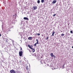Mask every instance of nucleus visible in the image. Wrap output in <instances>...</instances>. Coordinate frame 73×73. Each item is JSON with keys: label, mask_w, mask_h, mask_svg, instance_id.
<instances>
[{"label": "nucleus", "mask_w": 73, "mask_h": 73, "mask_svg": "<svg viewBox=\"0 0 73 73\" xmlns=\"http://www.w3.org/2000/svg\"><path fill=\"white\" fill-rule=\"evenodd\" d=\"M28 46L30 48V49H32V50H33V52H35V48H32L31 47V46L29 44H28Z\"/></svg>", "instance_id": "f257e3e1"}, {"label": "nucleus", "mask_w": 73, "mask_h": 73, "mask_svg": "<svg viewBox=\"0 0 73 73\" xmlns=\"http://www.w3.org/2000/svg\"><path fill=\"white\" fill-rule=\"evenodd\" d=\"M23 51H20L19 53V56H20V57L22 56H23Z\"/></svg>", "instance_id": "f03ea898"}, {"label": "nucleus", "mask_w": 73, "mask_h": 73, "mask_svg": "<svg viewBox=\"0 0 73 73\" xmlns=\"http://www.w3.org/2000/svg\"><path fill=\"white\" fill-rule=\"evenodd\" d=\"M36 41L37 42L34 44V46H36V45H37V44H39V43H38V41L37 39H36Z\"/></svg>", "instance_id": "7ed1b4c3"}, {"label": "nucleus", "mask_w": 73, "mask_h": 73, "mask_svg": "<svg viewBox=\"0 0 73 73\" xmlns=\"http://www.w3.org/2000/svg\"><path fill=\"white\" fill-rule=\"evenodd\" d=\"M33 8L34 10H36V9H37V7L36 6H35L33 7Z\"/></svg>", "instance_id": "20e7f679"}, {"label": "nucleus", "mask_w": 73, "mask_h": 73, "mask_svg": "<svg viewBox=\"0 0 73 73\" xmlns=\"http://www.w3.org/2000/svg\"><path fill=\"white\" fill-rule=\"evenodd\" d=\"M50 56H51L52 57H54V58H55V56L53 55V53H51L50 54Z\"/></svg>", "instance_id": "39448f33"}, {"label": "nucleus", "mask_w": 73, "mask_h": 73, "mask_svg": "<svg viewBox=\"0 0 73 73\" xmlns=\"http://www.w3.org/2000/svg\"><path fill=\"white\" fill-rule=\"evenodd\" d=\"M26 70H27L28 72H29V69L28 68V66H27L26 67Z\"/></svg>", "instance_id": "423d86ee"}, {"label": "nucleus", "mask_w": 73, "mask_h": 73, "mask_svg": "<svg viewBox=\"0 0 73 73\" xmlns=\"http://www.w3.org/2000/svg\"><path fill=\"white\" fill-rule=\"evenodd\" d=\"M56 0H54L52 2V4H55L56 3Z\"/></svg>", "instance_id": "0eeeda50"}, {"label": "nucleus", "mask_w": 73, "mask_h": 73, "mask_svg": "<svg viewBox=\"0 0 73 73\" xmlns=\"http://www.w3.org/2000/svg\"><path fill=\"white\" fill-rule=\"evenodd\" d=\"M55 33V32L53 31V33H52V35H51L52 36H54V34Z\"/></svg>", "instance_id": "6e6552de"}, {"label": "nucleus", "mask_w": 73, "mask_h": 73, "mask_svg": "<svg viewBox=\"0 0 73 73\" xmlns=\"http://www.w3.org/2000/svg\"><path fill=\"white\" fill-rule=\"evenodd\" d=\"M24 20H28V18L27 17H25L24 18Z\"/></svg>", "instance_id": "1a4fd4ad"}, {"label": "nucleus", "mask_w": 73, "mask_h": 73, "mask_svg": "<svg viewBox=\"0 0 73 73\" xmlns=\"http://www.w3.org/2000/svg\"><path fill=\"white\" fill-rule=\"evenodd\" d=\"M32 37H29L28 38V40H31V39H32Z\"/></svg>", "instance_id": "9d476101"}, {"label": "nucleus", "mask_w": 73, "mask_h": 73, "mask_svg": "<svg viewBox=\"0 0 73 73\" xmlns=\"http://www.w3.org/2000/svg\"><path fill=\"white\" fill-rule=\"evenodd\" d=\"M41 3H44V0H41Z\"/></svg>", "instance_id": "9b49d317"}, {"label": "nucleus", "mask_w": 73, "mask_h": 73, "mask_svg": "<svg viewBox=\"0 0 73 73\" xmlns=\"http://www.w3.org/2000/svg\"><path fill=\"white\" fill-rule=\"evenodd\" d=\"M49 38V37L47 36V38H46V40H48V39Z\"/></svg>", "instance_id": "f8f14e48"}, {"label": "nucleus", "mask_w": 73, "mask_h": 73, "mask_svg": "<svg viewBox=\"0 0 73 73\" xmlns=\"http://www.w3.org/2000/svg\"><path fill=\"white\" fill-rule=\"evenodd\" d=\"M35 35H38V36H40V33L36 34Z\"/></svg>", "instance_id": "ddd939ff"}, {"label": "nucleus", "mask_w": 73, "mask_h": 73, "mask_svg": "<svg viewBox=\"0 0 73 73\" xmlns=\"http://www.w3.org/2000/svg\"><path fill=\"white\" fill-rule=\"evenodd\" d=\"M61 36H64V34H61Z\"/></svg>", "instance_id": "4468645a"}, {"label": "nucleus", "mask_w": 73, "mask_h": 73, "mask_svg": "<svg viewBox=\"0 0 73 73\" xmlns=\"http://www.w3.org/2000/svg\"><path fill=\"white\" fill-rule=\"evenodd\" d=\"M37 3H40V0H38L37 1Z\"/></svg>", "instance_id": "2eb2a0df"}, {"label": "nucleus", "mask_w": 73, "mask_h": 73, "mask_svg": "<svg viewBox=\"0 0 73 73\" xmlns=\"http://www.w3.org/2000/svg\"><path fill=\"white\" fill-rule=\"evenodd\" d=\"M64 65H65V64H64V65L63 66L62 68H64L65 67H64Z\"/></svg>", "instance_id": "dca6fc26"}, {"label": "nucleus", "mask_w": 73, "mask_h": 73, "mask_svg": "<svg viewBox=\"0 0 73 73\" xmlns=\"http://www.w3.org/2000/svg\"><path fill=\"white\" fill-rule=\"evenodd\" d=\"M70 32L71 33H73V31H70Z\"/></svg>", "instance_id": "f3484780"}, {"label": "nucleus", "mask_w": 73, "mask_h": 73, "mask_svg": "<svg viewBox=\"0 0 73 73\" xmlns=\"http://www.w3.org/2000/svg\"><path fill=\"white\" fill-rule=\"evenodd\" d=\"M20 50H22V48L21 47L20 48Z\"/></svg>", "instance_id": "a211bd4d"}, {"label": "nucleus", "mask_w": 73, "mask_h": 73, "mask_svg": "<svg viewBox=\"0 0 73 73\" xmlns=\"http://www.w3.org/2000/svg\"><path fill=\"white\" fill-rule=\"evenodd\" d=\"M56 15V14H54L53 15V16H55Z\"/></svg>", "instance_id": "6ab92c4d"}, {"label": "nucleus", "mask_w": 73, "mask_h": 73, "mask_svg": "<svg viewBox=\"0 0 73 73\" xmlns=\"http://www.w3.org/2000/svg\"><path fill=\"white\" fill-rule=\"evenodd\" d=\"M72 48H73V46H72Z\"/></svg>", "instance_id": "aec40b11"}, {"label": "nucleus", "mask_w": 73, "mask_h": 73, "mask_svg": "<svg viewBox=\"0 0 73 73\" xmlns=\"http://www.w3.org/2000/svg\"><path fill=\"white\" fill-rule=\"evenodd\" d=\"M1 36V35L0 34V36Z\"/></svg>", "instance_id": "412c9836"}]
</instances>
